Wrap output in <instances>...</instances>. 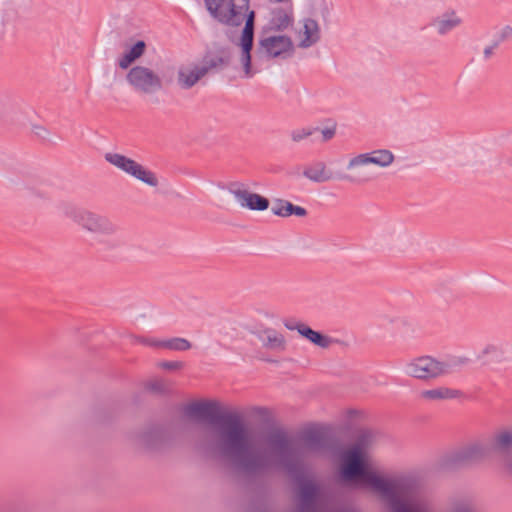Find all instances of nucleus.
<instances>
[{
	"instance_id": "f257e3e1",
	"label": "nucleus",
	"mask_w": 512,
	"mask_h": 512,
	"mask_svg": "<svg viewBox=\"0 0 512 512\" xmlns=\"http://www.w3.org/2000/svg\"><path fill=\"white\" fill-rule=\"evenodd\" d=\"M185 416L207 421L216 437L212 450L248 474L282 471L288 473V431L275 427L267 407L254 406L251 416L267 427L258 432L252 449L244 417L226 410L216 401L193 402L183 408Z\"/></svg>"
},
{
	"instance_id": "f03ea898",
	"label": "nucleus",
	"mask_w": 512,
	"mask_h": 512,
	"mask_svg": "<svg viewBox=\"0 0 512 512\" xmlns=\"http://www.w3.org/2000/svg\"><path fill=\"white\" fill-rule=\"evenodd\" d=\"M340 475L346 482L371 490L392 512H433L428 504L411 497L399 480L380 473L368 450L361 445L344 452Z\"/></svg>"
},
{
	"instance_id": "7ed1b4c3",
	"label": "nucleus",
	"mask_w": 512,
	"mask_h": 512,
	"mask_svg": "<svg viewBox=\"0 0 512 512\" xmlns=\"http://www.w3.org/2000/svg\"><path fill=\"white\" fill-rule=\"evenodd\" d=\"M395 160L394 154L387 149H377L352 156L346 169L350 172L347 179L354 184H367L375 179L374 174L366 167L375 165L379 168L389 167Z\"/></svg>"
},
{
	"instance_id": "20e7f679",
	"label": "nucleus",
	"mask_w": 512,
	"mask_h": 512,
	"mask_svg": "<svg viewBox=\"0 0 512 512\" xmlns=\"http://www.w3.org/2000/svg\"><path fill=\"white\" fill-rule=\"evenodd\" d=\"M231 60L232 52L229 47H219L214 52L208 51L203 56L201 65H194L189 70L179 69L178 84L182 89H190L211 70L228 67Z\"/></svg>"
},
{
	"instance_id": "39448f33",
	"label": "nucleus",
	"mask_w": 512,
	"mask_h": 512,
	"mask_svg": "<svg viewBox=\"0 0 512 512\" xmlns=\"http://www.w3.org/2000/svg\"><path fill=\"white\" fill-rule=\"evenodd\" d=\"M512 449V426L499 428L488 442L475 441L466 445L461 451L465 459H478L491 453L506 454Z\"/></svg>"
},
{
	"instance_id": "423d86ee",
	"label": "nucleus",
	"mask_w": 512,
	"mask_h": 512,
	"mask_svg": "<svg viewBox=\"0 0 512 512\" xmlns=\"http://www.w3.org/2000/svg\"><path fill=\"white\" fill-rule=\"evenodd\" d=\"M403 371L409 377L422 381H432L451 373L452 366L448 361L430 355H421L406 361Z\"/></svg>"
},
{
	"instance_id": "0eeeda50",
	"label": "nucleus",
	"mask_w": 512,
	"mask_h": 512,
	"mask_svg": "<svg viewBox=\"0 0 512 512\" xmlns=\"http://www.w3.org/2000/svg\"><path fill=\"white\" fill-rule=\"evenodd\" d=\"M61 208L65 216L92 233L113 235L120 230L119 226L106 216L78 208L68 203L62 204Z\"/></svg>"
},
{
	"instance_id": "6e6552de",
	"label": "nucleus",
	"mask_w": 512,
	"mask_h": 512,
	"mask_svg": "<svg viewBox=\"0 0 512 512\" xmlns=\"http://www.w3.org/2000/svg\"><path fill=\"white\" fill-rule=\"evenodd\" d=\"M250 0H248L247 7L238 8L237 11L240 13L242 23L245 22L244 27L241 31V36L238 45L241 48V63L245 75L251 77L252 72V55L251 52L254 46V32H255V21L256 12L249 9Z\"/></svg>"
},
{
	"instance_id": "1a4fd4ad",
	"label": "nucleus",
	"mask_w": 512,
	"mask_h": 512,
	"mask_svg": "<svg viewBox=\"0 0 512 512\" xmlns=\"http://www.w3.org/2000/svg\"><path fill=\"white\" fill-rule=\"evenodd\" d=\"M248 0H204L211 17L220 24L239 27L242 25L238 8L247 7Z\"/></svg>"
},
{
	"instance_id": "9d476101",
	"label": "nucleus",
	"mask_w": 512,
	"mask_h": 512,
	"mask_svg": "<svg viewBox=\"0 0 512 512\" xmlns=\"http://www.w3.org/2000/svg\"><path fill=\"white\" fill-rule=\"evenodd\" d=\"M104 158L108 163L148 186L156 187L159 183L158 177L153 171L125 155L109 152L105 154Z\"/></svg>"
},
{
	"instance_id": "9b49d317",
	"label": "nucleus",
	"mask_w": 512,
	"mask_h": 512,
	"mask_svg": "<svg viewBox=\"0 0 512 512\" xmlns=\"http://www.w3.org/2000/svg\"><path fill=\"white\" fill-rule=\"evenodd\" d=\"M127 82L136 92L153 94L163 88V82L152 69L137 65L132 67L126 75Z\"/></svg>"
},
{
	"instance_id": "f8f14e48",
	"label": "nucleus",
	"mask_w": 512,
	"mask_h": 512,
	"mask_svg": "<svg viewBox=\"0 0 512 512\" xmlns=\"http://www.w3.org/2000/svg\"><path fill=\"white\" fill-rule=\"evenodd\" d=\"M321 39V27L317 20L310 16L302 17L293 29V42L299 48H310Z\"/></svg>"
},
{
	"instance_id": "ddd939ff",
	"label": "nucleus",
	"mask_w": 512,
	"mask_h": 512,
	"mask_svg": "<svg viewBox=\"0 0 512 512\" xmlns=\"http://www.w3.org/2000/svg\"><path fill=\"white\" fill-rule=\"evenodd\" d=\"M222 189L226 188L229 193L235 196L241 207L252 211H265L269 208V199L258 194L248 191L243 188V184L239 182H231L227 186H220Z\"/></svg>"
},
{
	"instance_id": "4468645a",
	"label": "nucleus",
	"mask_w": 512,
	"mask_h": 512,
	"mask_svg": "<svg viewBox=\"0 0 512 512\" xmlns=\"http://www.w3.org/2000/svg\"><path fill=\"white\" fill-rule=\"evenodd\" d=\"M140 440L148 450H159L170 441L169 430L160 424L150 425L140 434Z\"/></svg>"
},
{
	"instance_id": "2eb2a0df",
	"label": "nucleus",
	"mask_w": 512,
	"mask_h": 512,
	"mask_svg": "<svg viewBox=\"0 0 512 512\" xmlns=\"http://www.w3.org/2000/svg\"><path fill=\"white\" fill-rule=\"evenodd\" d=\"M478 357L489 365L511 362L512 348L508 344H488L483 348Z\"/></svg>"
},
{
	"instance_id": "dca6fc26",
	"label": "nucleus",
	"mask_w": 512,
	"mask_h": 512,
	"mask_svg": "<svg viewBox=\"0 0 512 512\" xmlns=\"http://www.w3.org/2000/svg\"><path fill=\"white\" fill-rule=\"evenodd\" d=\"M259 51H263L269 58H276L288 52V35L260 36Z\"/></svg>"
},
{
	"instance_id": "f3484780",
	"label": "nucleus",
	"mask_w": 512,
	"mask_h": 512,
	"mask_svg": "<svg viewBox=\"0 0 512 512\" xmlns=\"http://www.w3.org/2000/svg\"><path fill=\"white\" fill-rule=\"evenodd\" d=\"M288 27V10L284 8H274L270 12V19L260 31V36L281 32Z\"/></svg>"
},
{
	"instance_id": "a211bd4d",
	"label": "nucleus",
	"mask_w": 512,
	"mask_h": 512,
	"mask_svg": "<svg viewBox=\"0 0 512 512\" xmlns=\"http://www.w3.org/2000/svg\"><path fill=\"white\" fill-rule=\"evenodd\" d=\"M305 176L309 180L322 183L331 180L332 175L326 169V165L322 162L313 163L309 166L298 168L294 171V177Z\"/></svg>"
},
{
	"instance_id": "6ab92c4d",
	"label": "nucleus",
	"mask_w": 512,
	"mask_h": 512,
	"mask_svg": "<svg viewBox=\"0 0 512 512\" xmlns=\"http://www.w3.org/2000/svg\"><path fill=\"white\" fill-rule=\"evenodd\" d=\"M290 329L296 330L300 336L320 348H328L332 344L330 337L313 330L304 323H296L294 326L290 327Z\"/></svg>"
},
{
	"instance_id": "aec40b11",
	"label": "nucleus",
	"mask_w": 512,
	"mask_h": 512,
	"mask_svg": "<svg viewBox=\"0 0 512 512\" xmlns=\"http://www.w3.org/2000/svg\"><path fill=\"white\" fill-rule=\"evenodd\" d=\"M461 396V392L445 386H439L431 389L422 390L420 398L424 401L436 402L456 399Z\"/></svg>"
},
{
	"instance_id": "412c9836",
	"label": "nucleus",
	"mask_w": 512,
	"mask_h": 512,
	"mask_svg": "<svg viewBox=\"0 0 512 512\" xmlns=\"http://www.w3.org/2000/svg\"><path fill=\"white\" fill-rule=\"evenodd\" d=\"M146 42L137 40L118 60L121 69L129 68L134 62L141 58L146 52Z\"/></svg>"
},
{
	"instance_id": "4be33fe9",
	"label": "nucleus",
	"mask_w": 512,
	"mask_h": 512,
	"mask_svg": "<svg viewBox=\"0 0 512 512\" xmlns=\"http://www.w3.org/2000/svg\"><path fill=\"white\" fill-rule=\"evenodd\" d=\"M462 24V18L455 11H448L434 21V27L440 35L447 34Z\"/></svg>"
},
{
	"instance_id": "5701e85b",
	"label": "nucleus",
	"mask_w": 512,
	"mask_h": 512,
	"mask_svg": "<svg viewBox=\"0 0 512 512\" xmlns=\"http://www.w3.org/2000/svg\"><path fill=\"white\" fill-rule=\"evenodd\" d=\"M263 346L269 349L284 348L285 338L275 329L266 328L256 333Z\"/></svg>"
},
{
	"instance_id": "b1692460",
	"label": "nucleus",
	"mask_w": 512,
	"mask_h": 512,
	"mask_svg": "<svg viewBox=\"0 0 512 512\" xmlns=\"http://www.w3.org/2000/svg\"><path fill=\"white\" fill-rule=\"evenodd\" d=\"M305 7L309 14L326 16L329 14L331 4L328 0H306Z\"/></svg>"
},
{
	"instance_id": "393cba45",
	"label": "nucleus",
	"mask_w": 512,
	"mask_h": 512,
	"mask_svg": "<svg viewBox=\"0 0 512 512\" xmlns=\"http://www.w3.org/2000/svg\"><path fill=\"white\" fill-rule=\"evenodd\" d=\"M191 343L185 338L173 337L169 339L160 340V348H165L173 351H187L191 348Z\"/></svg>"
},
{
	"instance_id": "a878e982",
	"label": "nucleus",
	"mask_w": 512,
	"mask_h": 512,
	"mask_svg": "<svg viewBox=\"0 0 512 512\" xmlns=\"http://www.w3.org/2000/svg\"><path fill=\"white\" fill-rule=\"evenodd\" d=\"M315 131L316 129H313L311 127H302L295 129L292 132V140L295 142H301L310 137L311 135H313Z\"/></svg>"
},
{
	"instance_id": "bb28decb",
	"label": "nucleus",
	"mask_w": 512,
	"mask_h": 512,
	"mask_svg": "<svg viewBox=\"0 0 512 512\" xmlns=\"http://www.w3.org/2000/svg\"><path fill=\"white\" fill-rule=\"evenodd\" d=\"M337 130V124L331 123L330 125H327L320 129V135H321V141L327 142L333 139L336 135Z\"/></svg>"
},
{
	"instance_id": "cd10ccee",
	"label": "nucleus",
	"mask_w": 512,
	"mask_h": 512,
	"mask_svg": "<svg viewBox=\"0 0 512 512\" xmlns=\"http://www.w3.org/2000/svg\"><path fill=\"white\" fill-rule=\"evenodd\" d=\"M272 213L281 217H288V201L278 200V204L272 207Z\"/></svg>"
},
{
	"instance_id": "c85d7f7f",
	"label": "nucleus",
	"mask_w": 512,
	"mask_h": 512,
	"mask_svg": "<svg viewBox=\"0 0 512 512\" xmlns=\"http://www.w3.org/2000/svg\"><path fill=\"white\" fill-rule=\"evenodd\" d=\"M159 367L164 370L175 371L182 369L184 367V363L181 361H162L159 363Z\"/></svg>"
},
{
	"instance_id": "c756f323",
	"label": "nucleus",
	"mask_w": 512,
	"mask_h": 512,
	"mask_svg": "<svg viewBox=\"0 0 512 512\" xmlns=\"http://www.w3.org/2000/svg\"><path fill=\"white\" fill-rule=\"evenodd\" d=\"M135 340H136V342H138L142 345H145V346L160 348V340L159 339L138 336L135 338Z\"/></svg>"
},
{
	"instance_id": "7c9ffc66",
	"label": "nucleus",
	"mask_w": 512,
	"mask_h": 512,
	"mask_svg": "<svg viewBox=\"0 0 512 512\" xmlns=\"http://www.w3.org/2000/svg\"><path fill=\"white\" fill-rule=\"evenodd\" d=\"M146 388L156 394H163L165 392V386L160 381H151L147 384Z\"/></svg>"
},
{
	"instance_id": "2f4dec72",
	"label": "nucleus",
	"mask_w": 512,
	"mask_h": 512,
	"mask_svg": "<svg viewBox=\"0 0 512 512\" xmlns=\"http://www.w3.org/2000/svg\"><path fill=\"white\" fill-rule=\"evenodd\" d=\"M290 215H295L297 217H305L307 215V210L304 207L293 205L290 203Z\"/></svg>"
},
{
	"instance_id": "473e14b6",
	"label": "nucleus",
	"mask_w": 512,
	"mask_h": 512,
	"mask_svg": "<svg viewBox=\"0 0 512 512\" xmlns=\"http://www.w3.org/2000/svg\"><path fill=\"white\" fill-rule=\"evenodd\" d=\"M33 133L39 137L40 139H47L48 135H49V131L43 127V126H40V125H34L33 126Z\"/></svg>"
},
{
	"instance_id": "72a5a7b5",
	"label": "nucleus",
	"mask_w": 512,
	"mask_h": 512,
	"mask_svg": "<svg viewBox=\"0 0 512 512\" xmlns=\"http://www.w3.org/2000/svg\"><path fill=\"white\" fill-rule=\"evenodd\" d=\"M494 46H489L484 49V55L486 58L490 57L493 53Z\"/></svg>"
},
{
	"instance_id": "f704fd0d",
	"label": "nucleus",
	"mask_w": 512,
	"mask_h": 512,
	"mask_svg": "<svg viewBox=\"0 0 512 512\" xmlns=\"http://www.w3.org/2000/svg\"><path fill=\"white\" fill-rule=\"evenodd\" d=\"M452 512H472V510L469 507L461 506L454 509Z\"/></svg>"
},
{
	"instance_id": "c9c22d12",
	"label": "nucleus",
	"mask_w": 512,
	"mask_h": 512,
	"mask_svg": "<svg viewBox=\"0 0 512 512\" xmlns=\"http://www.w3.org/2000/svg\"><path fill=\"white\" fill-rule=\"evenodd\" d=\"M283 324H284V326H285L286 328H288V320H284V321H283Z\"/></svg>"
}]
</instances>
